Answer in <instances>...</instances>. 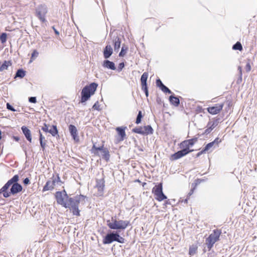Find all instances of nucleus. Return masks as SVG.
<instances>
[{
	"label": "nucleus",
	"instance_id": "nucleus-1",
	"mask_svg": "<svg viewBox=\"0 0 257 257\" xmlns=\"http://www.w3.org/2000/svg\"><path fill=\"white\" fill-rule=\"evenodd\" d=\"M87 197L86 196L80 194L77 195L74 197H68L67 200V207L65 208H69L72 211L74 215L79 216L80 210L79 209V204L81 203L84 204L86 202Z\"/></svg>",
	"mask_w": 257,
	"mask_h": 257
},
{
	"label": "nucleus",
	"instance_id": "nucleus-2",
	"mask_svg": "<svg viewBox=\"0 0 257 257\" xmlns=\"http://www.w3.org/2000/svg\"><path fill=\"white\" fill-rule=\"evenodd\" d=\"M107 225L108 227L113 230H124L128 225H130V222L128 220H117L116 217H112L111 220H107L106 221Z\"/></svg>",
	"mask_w": 257,
	"mask_h": 257
},
{
	"label": "nucleus",
	"instance_id": "nucleus-3",
	"mask_svg": "<svg viewBox=\"0 0 257 257\" xmlns=\"http://www.w3.org/2000/svg\"><path fill=\"white\" fill-rule=\"evenodd\" d=\"M98 85L97 83L93 82L89 85L85 86L82 90L81 91V102L82 103L85 102L90 97L91 95H93L96 90Z\"/></svg>",
	"mask_w": 257,
	"mask_h": 257
},
{
	"label": "nucleus",
	"instance_id": "nucleus-4",
	"mask_svg": "<svg viewBox=\"0 0 257 257\" xmlns=\"http://www.w3.org/2000/svg\"><path fill=\"white\" fill-rule=\"evenodd\" d=\"M125 239L120 236L117 231H110L107 233L103 237L102 242L104 244H110L113 241H116L120 243L124 242Z\"/></svg>",
	"mask_w": 257,
	"mask_h": 257
},
{
	"label": "nucleus",
	"instance_id": "nucleus-5",
	"mask_svg": "<svg viewBox=\"0 0 257 257\" xmlns=\"http://www.w3.org/2000/svg\"><path fill=\"white\" fill-rule=\"evenodd\" d=\"M101 152V156L103 159L106 162L109 161L110 159L109 152L107 148H104V145H102L99 147H96V143H93L91 149V152L96 156H99L98 152Z\"/></svg>",
	"mask_w": 257,
	"mask_h": 257
},
{
	"label": "nucleus",
	"instance_id": "nucleus-6",
	"mask_svg": "<svg viewBox=\"0 0 257 257\" xmlns=\"http://www.w3.org/2000/svg\"><path fill=\"white\" fill-rule=\"evenodd\" d=\"M221 233L220 230L216 229L213 230L209 236L205 239V244L207 245L208 250H210L214 243L219 240Z\"/></svg>",
	"mask_w": 257,
	"mask_h": 257
},
{
	"label": "nucleus",
	"instance_id": "nucleus-7",
	"mask_svg": "<svg viewBox=\"0 0 257 257\" xmlns=\"http://www.w3.org/2000/svg\"><path fill=\"white\" fill-rule=\"evenodd\" d=\"M55 197L57 204L64 207H67L66 202L69 196L65 190L62 191H57L55 193Z\"/></svg>",
	"mask_w": 257,
	"mask_h": 257
},
{
	"label": "nucleus",
	"instance_id": "nucleus-8",
	"mask_svg": "<svg viewBox=\"0 0 257 257\" xmlns=\"http://www.w3.org/2000/svg\"><path fill=\"white\" fill-rule=\"evenodd\" d=\"M152 193L155 195V199L158 201H162L167 198L163 192L162 183H160L156 185L152 189Z\"/></svg>",
	"mask_w": 257,
	"mask_h": 257
},
{
	"label": "nucleus",
	"instance_id": "nucleus-9",
	"mask_svg": "<svg viewBox=\"0 0 257 257\" xmlns=\"http://www.w3.org/2000/svg\"><path fill=\"white\" fill-rule=\"evenodd\" d=\"M47 13V9L45 6L41 5L36 10V15L42 22H45V16Z\"/></svg>",
	"mask_w": 257,
	"mask_h": 257
},
{
	"label": "nucleus",
	"instance_id": "nucleus-10",
	"mask_svg": "<svg viewBox=\"0 0 257 257\" xmlns=\"http://www.w3.org/2000/svg\"><path fill=\"white\" fill-rule=\"evenodd\" d=\"M198 141L197 138H194L188 140H185L182 142L180 144V147L182 148H184L187 151H191V152L193 151V150H190L189 148L192 147L195 143Z\"/></svg>",
	"mask_w": 257,
	"mask_h": 257
},
{
	"label": "nucleus",
	"instance_id": "nucleus-11",
	"mask_svg": "<svg viewBox=\"0 0 257 257\" xmlns=\"http://www.w3.org/2000/svg\"><path fill=\"white\" fill-rule=\"evenodd\" d=\"M190 152H191V151H187L186 149L183 148L182 150L172 155L170 157V160L172 161L178 160Z\"/></svg>",
	"mask_w": 257,
	"mask_h": 257
},
{
	"label": "nucleus",
	"instance_id": "nucleus-12",
	"mask_svg": "<svg viewBox=\"0 0 257 257\" xmlns=\"http://www.w3.org/2000/svg\"><path fill=\"white\" fill-rule=\"evenodd\" d=\"M104 186L105 180L103 178L100 179H96V187L98 189V195L101 196L103 195Z\"/></svg>",
	"mask_w": 257,
	"mask_h": 257
},
{
	"label": "nucleus",
	"instance_id": "nucleus-13",
	"mask_svg": "<svg viewBox=\"0 0 257 257\" xmlns=\"http://www.w3.org/2000/svg\"><path fill=\"white\" fill-rule=\"evenodd\" d=\"M223 104H217L215 106L209 107L207 108V111L212 114H216L218 113L222 109Z\"/></svg>",
	"mask_w": 257,
	"mask_h": 257
},
{
	"label": "nucleus",
	"instance_id": "nucleus-14",
	"mask_svg": "<svg viewBox=\"0 0 257 257\" xmlns=\"http://www.w3.org/2000/svg\"><path fill=\"white\" fill-rule=\"evenodd\" d=\"M221 142V140L219 138H216L213 142L207 144L204 148V151H208L213 147H218L219 144Z\"/></svg>",
	"mask_w": 257,
	"mask_h": 257
},
{
	"label": "nucleus",
	"instance_id": "nucleus-15",
	"mask_svg": "<svg viewBox=\"0 0 257 257\" xmlns=\"http://www.w3.org/2000/svg\"><path fill=\"white\" fill-rule=\"evenodd\" d=\"M21 130L26 139L30 143L32 142V134L31 131L26 126L23 125L21 127Z\"/></svg>",
	"mask_w": 257,
	"mask_h": 257
},
{
	"label": "nucleus",
	"instance_id": "nucleus-16",
	"mask_svg": "<svg viewBox=\"0 0 257 257\" xmlns=\"http://www.w3.org/2000/svg\"><path fill=\"white\" fill-rule=\"evenodd\" d=\"M156 85L165 93H168L169 94L172 93V92L162 83L160 79H157L156 80Z\"/></svg>",
	"mask_w": 257,
	"mask_h": 257
},
{
	"label": "nucleus",
	"instance_id": "nucleus-17",
	"mask_svg": "<svg viewBox=\"0 0 257 257\" xmlns=\"http://www.w3.org/2000/svg\"><path fill=\"white\" fill-rule=\"evenodd\" d=\"M69 131L73 139L74 140H78V132L76 126L73 124H70Z\"/></svg>",
	"mask_w": 257,
	"mask_h": 257
},
{
	"label": "nucleus",
	"instance_id": "nucleus-18",
	"mask_svg": "<svg viewBox=\"0 0 257 257\" xmlns=\"http://www.w3.org/2000/svg\"><path fill=\"white\" fill-rule=\"evenodd\" d=\"M55 182L50 179L47 181L46 184L43 187V192H45L49 190H52L54 188Z\"/></svg>",
	"mask_w": 257,
	"mask_h": 257
},
{
	"label": "nucleus",
	"instance_id": "nucleus-19",
	"mask_svg": "<svg viewBox=\"0 0 257 257\" xmlns=\"http://www.w3.org/2000/svg\"><path fill=\"white\" fill-rule=\"evenodd\" d=\"M23 187L22 185L18 183H14L11 188V193L12 194H15L22 190Z\"/></svg>",
	"mask_w": 257,
	"mask_h": 257
},
{
	"label": "nucleus",
	"instance_id": "nucleus-20",
	"mask_svg": "<svg viewBox=\"0 0 257 257\" xmlns=\"http://www.w3.org/2000/svg\"><path fill=\"white\" fill-rule=\"evenodd\" d=\"M113 53V50L110 45H107L103 50V56L105 59L109 58Z\"/></svg>",
	"mask_w": 257,
	"mask_h": 257
},
{
	"label": "nucleus",
	"instance_id": "nucleus-21",
	"mask_svg": "<svg viewBox=\"0 0 257 257\" xmlns=\"http://www.w3.org/2000/svg\"><path fill=\"white\" fill-rule=\"evenodd\" d=\"M102 66L104 68H106L110 70H114L116 69L114 63L108 60H105L103 61Z\"/></svg>",
	"mask_w": 257,
	"mask_h": 257
},
{
	"label": "nucleus",
	"instance_id": "nucleus-22",
	"mask_svg": "<svg viewBox=\"0 0 257 257\" xmlns=\"http://www.w3.org/2000/svg\"><path fill=\"white\" fill-rule=\"evenodd\" d=\"M125 128L118 127L116 128V131L118 133V135L120 137L119 141H122L124 140L125 137Z\"/></svg>",
	"mask_w": 257,
	"mask_h": 257
},
{
	"label": "nucleus",
	"instance_id": "nucleus-23",
	"mask_svg": "<svg viewBox=\"0 0 257 257\" xmlns=\"http://www.w3.org/2000/svg\"><path fill=\"white\" fill-rule=\"evenodd\" d=\"M169 101L171 104L175 106H178L180 104V100L179 98L174 95H172L169 97Z\"/></svg>",
	"mask_w": 257,
	"mask_h": 257
},
{
	"label": "nucleus",
	"instance_id": "nucleus-24",
	"mask_svg": "<svg viewBox=\"0 0 257 257\" xmlns=\"http://www.w3.org/2000/svg\"><path fill=\"white\" fill-rule=\"evenodd\" d=\"M113 42H114V51H118L120 47V43H121L120 39L118 37L116 36L114 38Z\"/></svg>",
	"mask_w": 257,
	"mask_h": 257
},
{
	"label": "nucleus",
	"instance_id": "nucleus-25",
	"mask_svg": "<svg viewBox=\"0 0 257 257\" xmlns=\"http://www.w3.org/2000/svg\"><path fill=\"white\" fill-rule=\"evenodd\" d=\"M153 132L154 130L151 125H148L144 127V135L153 134Z\"/></svg>",
	"mask_w": 257,
	"mask_h": 257
},
{
	"label": "nucleus",
	"instance_id": "nucleus-26",
	"mask_svg": "<svg viewBox=\"0 0 257 257\" xmlns=\"http://www.w3.org/2000/svg\"><path fill=\"white\" fill-rule=\"evenodd\" d=\"M148 77V73L147 72H144L141 77V81L142 86L147 85V81Z\"/></svg>",
	"mask_w": 257,
	"mask_h": 257
},
{
	"label": "nucleus",
	"instance_id": "nucleus-27",
	"mask_svg": "<svg viewBox=\"0 0 257 257\" xmlns=\"http://www.w3.org/2000/svg\"><path fill=\"white\" fill-rule=\"evenodd\" d=\"M19 180V176L18 175H15L10 180H9L7 183H8L9 186L13 185L14 183H17Z\"/></svg>",
	"mask_w": 257,
	"mask_h": 257
},
{
	"label": "nucleus",
	"instance_id": "nucleus-28",
	"mask_svg": "<svg viewBox=\"0 0 257 257\" xmlns=\"http://www.w3.org/2000/svg\"><path fill=\"white\" fill-rule=\"evenodd\" d=\"M19 180V176L18 175H15L10 180H9L7 183H8L9 186L13 185L14 183H17Z\"/></svg>",
	"mask_w": 257,
	"mask_h": 257
},
{
	"label": "nucleus",
	"instance_id": "nucleus-29",
	"mask_svg": "<svg viewBox=\"0 0 257 257\" xmlns=\"http://www.w3.org/2000/svg\"><path fill=\"white\" fill-rule=\"evenodd\" d=\"M25 75L26 71L22 69H20L17 70L15 75V77L22 78L25 76Z\"/></svg>",
	"mask_w": 257,
	"mask_h": 257
},
{
	"label": "nucleus",
	"instance_id": "nucleus-30",
	"mask_svg": "<svg viewBox=\"0 0 257 257\" xmlns=\"http://www.w3.org/2000/svg\"><path fill=\"white\" fill-rule=\"evenodd\" d=\"M219 118H217L215 119H214L212 121H209L208 124L207 126H209L210 127H211L212 129H213L214 127H215L219 123Z\"/></svg>",
	"mask_w": 257,
	"mask_h": 257
},
{
	"label": "nucleus",
	"instance_id": "nucleus-31",
	"mask_svg": "<svg viewBox=\"0 0 257 257\" xmlns=\"http://www.w3.org/2000/svg\"><path fill=\"white\" fill-rule=\"evenodd\" d=\"M51 179L53 181L55 182V185L56 183H60V185L62 184H63V182L61 180L58 174L56 175V177L54 176V175H53L52 177L51 178Z\"/></svg>",
	"mask_w": 257,
	"mask_h": 257
},
{
	"label": "nucleus",
	"instance_id": "nucleus-32",
	"mask_svg": "<svg viewBox=\"0 0 257 257\" xmlns=\"http://www.w3.org/2000/svg\"><path fill=\"white\" fill-rule=\"evenodd\" d=\"M12 65V63L10 61H5L3 63L2 65H0L1 70L4 71V70L8 69V68L9 66H11Z\"/></svg>",
	"mask_w": 257,
	"mask_h": 257
},
{
	"label": "nucleus",
	"instance_id": "nucleus-33",
	"mask_svg": "<svg viewBox=\"0 0 257 257\" xmlns=\"http://www.w3.org/2000/svg\"><path fill=\"white\" fill-rule=\"evenodd\" d=\"M48 133L55 137L58 133L56 125H53Z\"/></svg>",
	"mask_w": 257,
	"mask_h": 257
},
{
	"label": "nucleus",
	"instance_id": "nucleus-34",
	"mask_svg": "<svg viewBox=\"0 0 257 257\" xmlns=\"http://www.w3.org/2000/svg\"><path fill=\"white\" fill-rule=\"evenodd\" d=\"M132 132L137 134L144 135V127H135L132 130Z\"/></svg>",
	"mask_w": 257,
	"mask_h": 257
},
{
	"label": "nucleus",
	"instance_id": "nucleus-35",
	"mask_svg": "<svg viewBox=\"0 0 257 257\" xmlns=\"http://www.w3.org/2000/svg\"><path fill=\"white\" fill-rule=\"evenodd\" d=\"M232 49L235 50L241 51L242 50V46L239 42H237L235 44L233 45Z\"/></svg>",
	"mask_w": 257,
	"mask_h": 257
},
{
	"label": "nucleus",
	"instance_id": "nucleus-36",
	"mask_svg": "<svg viewBox=\"0 0 257 257\" xmlns=\"http://www.w3.org/2000/svg\"><path fill=\"white\" fill-rule=\"evenodd\" d=\"M143 117V115L141 111H139L138 114L137 116L136 123L137 124H139L141 122L142 118Z\"/></svg>",
	"mask_w": 257,
	"mask_h": 257
},
{
	"label": "nucleus",
	"instance_id": "nucleus-37",
	"mask_svg": "<svg viewBox=\"0 0 257 257\" xmlns=\"http://www.w3.org/2000/svg\"><path fill=\"white\" fill-rule=\"evenodd\" d=\"M197 247L195 246H192L189 248V254L193 255L196 253Z\"/></svg>",
	"mask_w": 257,
	"mask_h": 257
},
{
	"label": "nucleus",
	"instance_id": "nucleus-38",
	"mask_svg": "<svg viewBox=\"0 0 257 257\" xmlns=\"http://www.w3.org/2000/svg\"><path fill=\"white\" fill-rule=\"evenodd\" d=\"M7 35L5 33H3L0 36V41L2 43L4 44L7 41Z\"/></svg>",
	"mask_w": 257,
	"mask_h": 257
},
{
	"label": "nucleus",
	"instance_id": "nucleus-39",
	"mask_svg": "<svg viewBox=\"0 0 257 257\" xmlns=\"http://www.w3.org/2000/svg\"><path fill=\"white\" fill-rule=\"evenodd\" d=\"M38 52L36 50H34L32 54L30 62H32L35 58H36L38 56Z\"/></svg>",
	"mask_w": 257,
	"mask_h": 257
},
{
	"label": "nucleus",
	"instance_id": "nucleus-40",
	"mask_svg": "<svg viewBox=\"0 0 257 257\" xmlns=\"http://www.w3.org/2000/svg\"><path fill=\"white\" fill-rule=\"evenodd\" d=\"M251 68L250 61L248 59L245 67V70L247 72H249L251 70Z\"/></svg>",
	"mask_w": 257,
	"mask_h": 257
},
{
	"label": "nucleus",
	"instance_id": "nucleus-41",
	"mask_svg": "<svg viewBox=\"0 0 257 257\" xmlns=\"http://www.w3.org/2000/svg\"><path fill=\"white\" fill-rule=\"evenodd\" d=\"M10 187L8 183H6L5 185L0 189V194L2 193L3 192L7 191Z\"/></svg>",
	"mask_w": 257,
	"mask_h": 257
},
{
	"label": "nucleus",
	"instance_id": "nucleus-42",
	"mask_svg": "<svg viewBox=\"0 0 257 257\" xmlns=\"http://www.w3.org/2000/svg\"><path fill=\"white\" fill-rule=\"evenodd\" d=\"M142 89L145 93L146 96L147 97H148V95H149V91H148V88L147 85L142 86Z\"/></svg>",
	"mask_w": 257,
	"mask_h": 257
},
{
	"label": "nucleus",
	"instance_id": "nucleus-43",
	"mask_svg": "<svg viewBox=\"0 0 257 257\" xmlns=\"http://www.w3.org/2000/svg\"><path fill=\"white\" fill-rule=\"evenodd\" d=\"M92 109L97 110H100V105L99 104L98 101H96L94 104L92 106Z\"/></svg>",
	"mask_w": 257,
	"mask_h": 257
},
{
	"label": "nucleus",
	"instance_id": "nucleus-44",
	"mask_svg": "<svg viewBox=\"0 0 257 257\" xmlns=\"http://www.w3.org/2000/svg\"><path fill=\"white\" fill-rule=\"evenodd\" d=\"M7 108L12 111H16V110L14 108L13 106H12L9 103H7Z\"/></svg>",
	"mask_w": 257,
	"mask_h": 257
},
{
	"label": "nucleus",
	"instance_id": "nucleus-45",
	"mask_svg": "<svg viewBox=\"0 0 257 257\" xmlns=\"http://www.w3.org/2000/svg\"><path fill=\"white\" fill-rule=\"evenodd\" d=\"M46 141H43V142H40V146L41 147L42 150L43 151H44L45 150V148L46 146Z\"/></svg>",
	"mask_w": 257,
	"mask_h": 257
},
{
	"label": "nucleus",
	"instance_id": "nucleus-46",
	"mask_svg": "<svg viewBox=\"0 0 257 257\" xmlns=\"http://www.w3.org/2000/svg\"><path fill=\"white\" fill-rule=\"evenodd\" d=\"M124 67V64L123 62L120 63L118 66L117 71L120 72Z\"/></svg>",
	"mask_w": 257,
	"mask_h": 257
},
{
	"label": "nucleus",
	"instance_id": "nucleus-47",
	"mask_svg": "<svg viewBox=\"0 0 257 257\" xmlns=\"http://www.w3.org/2000/svg\"><path fill=\"white\" fill-rule=\"evenodd\" d=\"M38 133H39V140H40V142H43V141H46L45 140V137L42 135L40 130L38 131Z\"/></svg>",
	"mask_w": 257,
	"mask_h": 257
},
{
	"label": "nucleus",
	"instance_id": "nucleus-48",
	"mask_svg": "<svg viewBox=\"0 0 257 257\" xmlns=\"http://www.w3.org/2000/svg\"><path fill=\"white\" fill-rule=\"evenodd\" d=\"M29 101L30 102L35 103L37 102V99L36 97H30L29 98Z\"/></svg>",
	"mask_w": 257,
	"mask_h": 257
},
{
	"label": "nucleus",
	"instance_id": "nucleus-49",
	"mask_svg": "<svg viewBox=\"0 0 257 257\" xmlns=\"http://www.w3.org/2000/svg\"><path fill=\"white\" fill-rule=\"evenodd\" d=\"M42 130H43L44 132L46 133H48L49 129L48 128V126L45 124L42 127Z\"/></svg>",
	"mask_w": 257,
	"mask_h": 257
},
{
	"label": "nucleus",
	"instance_id": "nucleus-50",
	"mask_svg": "<svg viewBox=\"0 0 257 257\" xmlns=\"http://www.w3.org/2000/svg\"><path fill=\"white\" fill-rule=\"evenodd\" d=\"M3 196L5 198H8L10 196V194H12L11 191L10 192H7V191H5L3 192Z\"/></svg>",
	"mask_w": 257,
	"mask_h": 257
},
{
	"label": "nucleus",
	"instance_id": "nucleus-51",
	"mask_svg": "<svg viewBox=\"0 0 257 257\" xmlns=\"http://www.w3.org/2000/svg\"><path fill=\"white\" fill-rule=\"evenodd\" d=\"M208 128L205 130L204 134L207 135L209 134L212 130H213L211 127H210L209 126H207Z\"/></svg>",
	"mask_w": 257,
	"mask_h": 257
},
{
	"label": "nucleus",
	"instance_id": "nucleus-52",
	"mask_svg": "<svg viewBox=\"0 0 257 257\" xmlns=\"http://www.w3.org/2000/svg\"><path fill=\"white\" fill-rule=\"evenodd\" d=\"M125 50L124 49V47L123 46L121 48V51L120 52V53L119 54V56H120V57L123 56L125 54V52H124Z\"/></svg>",
	"mask_w": 257,
	"mask_h": 257
},
{
	"label": "nucleus",
	"instance_id": "nucleus-53",
	"mask_svg": "<svg viewBox=\"0 0 257 257\" xmlns=\"http://www.w3.org/2000/svg\"><path fill=\"white\" fill-rule=\"evenodd\" d=\"M238 70L239 71V73L240 74V81H242V68L241 66H239L238 67Z\"/></svg>",
	"mask_w": 257,
	"mask_h": 257
},
{
	"label": "nucleus",
	"instance_id": "nucleus-54",
	"mask_svg": "<svg viewBox=\"0 0 257 257\" xmlns=\"http://www.w3.org/2000/svg\"><path fill=\"white\" fill-rule=\"evenodd\" d=\"M30 180L28 178H26L23 180V183L25 185H28L29 184H30Z\"/></svg>",
	"mask_w": 257,
	"mask_h": 257
},
{
	"label": "nucleus",
	"instance_id": "nucleus-55",
	"mask_svg": "<svg viewBox=\"0 0 257 257\" xmlns=\"http://www.w3.org/2000/svg\"><path fill=\"white\" fill-rule=\"evenodd\" d=\"M205 152H206V151H204V149H203L201 151L198 152L197 154L196 157H199V156H200V155H201L203 153H205Z\"/></svg>",
	"mask_w": 257,
	"mask_h": 257
},
{
	"label": "nucleus",
	"instance_id": "nucleus-56",
	"mask_svg": "<svg viewBox=\"0 0 257 257\" xmlns=\"http://www.w3.org/2000/svg\"><path fill=\"white\" fill-rule=\"evenodd\" d=\"M194 189V188L191 189L190 191L188 193L187 197L189 198L190 196L193 193Z\"/></svg>",
	"mask_w": 257,
	"mask_h": 257
},
{
	"label": "nucleus",
	"instance_id": "nucleus-57",
	"mask_svg": "<svg viewBox=\"0 0 257 257\" xmlns=\"http://www.w3.org/2000/svg\"><path fill=\"white\" fill-rule=\"evenodd\" d=\"M13 139L16 142H19L20 140V138L18 136H13Z\"/></svg>",
	"mask_w": 257,
	"mask_h": 257
},
{
	"label": "nucleus",
	"instance_id": "nucleus-58",
	"mask_svg": "<svg viewBox=\"0 0 257 257\" xmlns=\"http://www.w3.org/2000/svg\"><path fill=\"white\" fill-rule=\"evenodd\" d=\"M53 29L55 32V33L56 34V35H59V32L53 27Z\"/></svg>",
	"mask_w": 257,
	"mask_h": 257
},
{
	"label": "nucleus",
	"instance_id": "nucleus-59",
	"mask_svg": "<svg viewBox=\"0 0 257 257\" xmlns=\"http://www.w3.org/2000/svg\"><path fill=\"white\" fill-rule=\"evenodd\" d=\"M189 199V198L187 197L186 199H185L184 201H183L185 203H187L188 200Z\"/></svg>",
	"mask_w": 257,
	"mask_h": 257
},
{
	"label": "nucleus",
	"instance_id": "nucleus-60",
	"mask_svg": "<svg viewBox=\"0 0 257 257\" xmlns=\"http://www.w3.org/2000/svg\"><path fill=\"white\" fill-rule=\"evenodd\" d=\"M239 81H240V82L241 81H240V74H239V77L237 80V82L238 83Z\"/></svg>",
	"mask_w": 257,
	"mask_h": 257
},
{
	"label": "nucleus",
	"instance_id": "nucleus-61",
	"mask_svg": "<svg viewBox=\"0 0 257 257\" xmlns=\"http://www.w3.org/2000/svg\"><path fill=\"white\" fill-rule=\"evenodd\" d=\"M2 139V131L0 130V140Z\"/></svg>",
	"mask_w": 257,
	"mask_h": 257
},
{
	"label": "nucleus",
	"instance_id": "nucleus-62",
	"mask_svg": "<svg viewBox=\"0 0 257 257\" xmlns=\"http://www.w3.org/2000/svg\"><path fill=\"white\" fill-rule=\"evenodd\" d=\"M166 204H170V202H169V200L166 201Z\"/></svg>",
	"mask_w": 257,
	"mask_h": 257
}]
</instances>
